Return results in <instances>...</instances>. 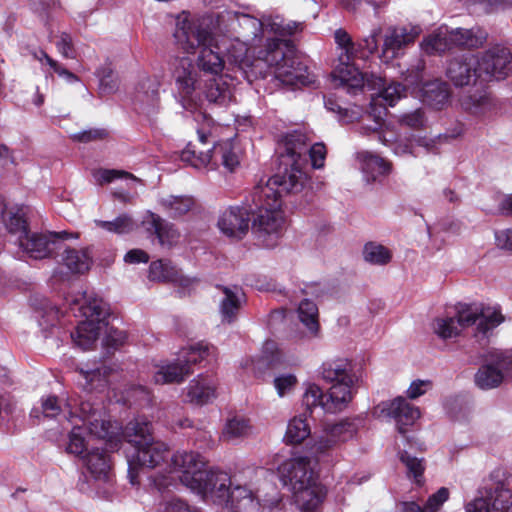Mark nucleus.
<instances>
[{
    "instance_id": "9b49d317",
    "label": "nucleus",
    "mask_w": 512,
    "mask_h": 512,
    "mask_svg": "<svg viewBox=\"0 0 512 512\" xmlns=\"http://www.w3.org/2000/svg\"><path fill=\"white\" fill-rule=\"evenodd\" d=\"M68 408L70 417H78L82 422L89 434L99 438H111L114 432L112 424L105 418V414L98 407H95L90 401H81L77 406L76 403L72 404V400L65 403Z\"/></svg>"
},
{
    "instance_id": "5fc2aeb1",
    "label": "nucleus",
    "mask_w": 512,
    "mask_h": 512,
    "mask_svg": "<svg viewBox=\"0 0 512 512\" xmlns=\"http://www.w3.org/2000/svg\"><path fill=\"white\" fill-rule=\"evenodd\" d=\"M363 256L365 261L374 265H385L391 259L390 251L382 245L367 243L364 246Z\"/></svg>"
},
{
    "instance_id": "a19ab883",
    "label": "nucleus",
    "mask_w": 512,
    "mask_h": 512,
    "mask_svg": "<svg viewBox=\"0 0 512 512\" xmlns=\"http://www.w3.org/2000/svg\"><path fill=\"white\" fill-rule=\"evenodd\" d=\"M421 48L425 53L430 55L442 54L449 51L454 48L451 30L443 27L439 28L423 39Z\"/></svg>"
},
{
    "instance_id": "c85d7f7f",
    "label": "nucleus",
    "mask_w": 512,
    "mask_h": 512,
    "mask_svg": "<svg viewBox=\"0 0 512 512\" xmlns=\"http://www.w3.org/2000/svg\"><path fill=\"white\" fill-rule=\"evenodd\" d=\"M217 288L221 291L222 297L219 300V313L223 323H233L238 314L246 303V296L240 286H223L218 285Z\"/></svg>"
},
{
    "instance_id": "a18cd8bd",
    "label": "nucleus",
    "mask_w": 512,
    "mask_h": 512,
    "mask_svg": "<svg viewBox=\"0 0 512 512\" xmlns=\"http://www.w3.org/2000/svg\"><path fill=\"white\" fill-rule=\"evenodd\" d=\"M485 489H492L491 506L494 512H508L512 507V492L504 482H495L485 485Z\"/></svg>"
},
{
    "instance_id": "2eb2a0df",
    "label": "nucleus",
    "mask_w": 512,
    "mask_h": 512,
    "mask_svg": "<svg viewBox=\"0 0 512 512\" xmlns=\"http://www.w3.org/2000/svg\"><path fill=\"white\" fill-rule=\"evenodd\" d=\"M199 487L191 488V491L199 495L204 501H212L216 504L228 503L231 493L230 476L218 470H205V475L199 480Z\"/></svg>"
},
{
    "instance_id": "c9c22d12",
    "label": "nucleus",
    "mask_w": 512,
    "mask_h": 512,
    "mask_svg": "<svg viewBox=\"0 0 512 512\" xmlns=\"http://www.w3.org/2000/svg\"><path fill=\"white\" fill-rule=\"evenodd\" d=\"M201 95H204L209 103L226 105L232 99V89L222 77H214L204 82Z\"/></svg>"
},
{
    "instance_id": "423d86ee",
    "label": "nucleus",
    "mask_w": 512,
    "mask_h": 512,
    "mask_svg": "<svg viewBox=\"0 0 512 512\" xmlns=\"http://www.w3.org/2000/svg\"><path fill=\"white\" fill-rule=\"evenodd\" d=\"M180 158L196 169H215L222 165L227 171L233 172L240 164L239 151L232 139L219 141L206 152L189 143L181 152Z\"/></svg>"
},
{
    "instance_id": "393cba45",
    "label": "nucleus",
    "mask_w": 512,
    "mask_h": 512,
    "mask_svg": "<svg viewBox=\"0 0 512 512\" xmlns=\"http://www.w3.org/2000/svg\"><path fill=\"white\" fill-rule=\"evenodd\" d=\"M296 134H299L303 137V142H304L302 145L303 149H301V153L299 156L301 158H303V160L305 161V165L302 166L301 170H303L307 176V185H308L309 184V176H308V172H307V169H308L307 154L309 155L312 168L313 169H321L324 167L327 151H326V147L323 143H315L311 147H308V138L301 131H293L291 133H288L284 137L283 151L280 152V155H279L280 172L278 174H283L285 172V167L283 165H281V158L284 154H287L289 152V149H287V148H289L287 145L289 138L292 135H296Z\"/></svg>"
},
{
    "instance_id": "e433bc0d",
    "label": "nucleus",
    "mask_w": 512,
    "mask_h": 512,
    "mask_svg": "<svg viewBox=\"0 0 512 512\" xmlns=\"http://www.w3.org/2000/svg\"><path fill=\"white\" fill-rule=\"evenodd\" d=\"M253 432L250 420L243 416L229 418L220 435V439L227 443H235L249 437Z\"/></svg>"
},
{
    "instance_id": "f8f14e48",
    "label": "nucleus",
    "mask_w": 512,
    "mask_h": 512,
    "mask_svg": "<svg viewBox=\"0 0 512 512\" xmlns=\"http://www.w3.org/2000/svg\"><path fill=\"white\" fill-rule=\"evenodd\" d=\"M272 494L264 496L262 503L260 496L255 495L251 490L243 486H236L231 490L228 503L231 512H270L281 502V495L276 489Z\"/></svg>"
},
{
    "instance_id": "473e14b6",
    "label": "nucleus",
    "mask_w": 512,
    "mask_h": 512,
    "mask_svg": "<svg viewBox=\"0 0 512 512\" xmlns=\"http://www.w3.org/2000/svg\"><path fill=\"white\" fill-rule=\"evenodd\" d=\"M215 397L216 383L212 377L198 376L187 387L186 399L190 403L204 405Z\"/></svg>"
},
{
    "instance_id": "ddd939ff",
    "label": "nucleus",
    "mask_w": 512,
    "mask_h": 512,
    "mask_svg": "<svg viewBox=\"0 0 512 512\" xmlns=\"http://www.w3.org/2000/svg\"><path fill=\"white\" fill-rule=\"evenodd\" d=\"M222 22H226L224 34L228 38L238 39L255 45L263 36L262 18L241 12H227L222 16Z\"/></svg>"
},
{
    "instance_id": "37998d69",
    "label": "nucleus",
    "mask_w": 512,
    "mask_h": 512,
    "mask_svg": "<svg viewBox=\"0 0 512 512\" xmlns=\"http://www.w3.org/2000/svg\"><path fill=\"white\" fill-rule=\"evenodd\" d=\"M24 216V210L20 207L5 206L1 213L2 221L5 227L9 233L17 235L18 242L24 234L29 232Z\"/></svg>"
},
{
    "instance_id": "c03bdc74",
    "label": "nucleus",
    "mask_w": 512,
    "mask_h": 512,
    "mask_svg": "<svg viewBox=\"0 0 512 512\" xmlns=\"http://www.w3.org/2000/svg\"><path fill=\"white\" fill-rule=\"evenodd\" d=\"M263 30L274 33L279 36H291L302 30V23L296 21H288L281 15H263Z\"/></svg>"
},
{
    "instance_id": "1a4fd4ad",
    "label": "nucleus",
    "mask_w": 512,
    "mask_h": 512,
    "mask_svg": "<svg viewBox=\"0 0 512 512\" xmlns=\"http://www.w3.org/2000/svg\"><path fill=\"white\" fill-rule=\"evenodd\" d=\"M207 462L197 452L193 451H177L174 453L167 470L178 473L180 482L188 489L199 487V480L205 475Z\"/></svg>"
},
{
    "instance_id": "f03ea898",
    "label": "nucleus",
    "mask_w": 512,
    "mask_h": 512,
    "mask_svg": "<svg viewBox=\"0 0 512 512\" xmlns=\"http://www.w3.org/2000/svg\"><path fill=\"white\" fill-rule=\"evenodd\" d=\"M218 37L229 64L235 66L249 83L265 76L264 65L273 69L275 77L284 85L309 83L307 67L299 61L290 41L268 38L257 58L251 59L248 50L253 44L228 38L227 34Z\"/></svg>"
},
{
    "instance_id": "052dcab7",
    "label": "nucleus",
    "mask_w": 512,
    "mask_h": 512,
    "mask_svg": "<svg viewBox=\"0 0 512 512\" xmlns=\"http://www.w3.org/2000/svg\"><path fill=\"white\" fill-rule=\"evenodd\" d=\"M86 450V441L83 436V428L76 426L72 429L69 435V443L67 446V452L81 455Z\"/></svg>"
},
{
    "instance_id": "0e129e2a",
    "label": "nucleus",
    "mask_w": 512,
    "mask_h": 512,
    "mask_svg": "<svg viewBox=\"0 0 512 512\" xmlns=\"http://www.w3.org/2000/svg\"><path fill=\"white\" fill-rule=\"evenodd\" d=\"M41 411L45 418H54L63 411V407L56 396H47L41 400Z\"/></svg>"
},
{
    "instance_id": "3c124183",
    "label": "nucleus",
    "mask_w": 512,
    "mask_h": 512,
    "mask_svg": "<svg viewBox=\"0 0 512 512\" xmlns=\"http://www.w3.org/2000/svg\"><path fill=\"white\" fill-rule=\"evenodd\" d=\"M318 315V307L313 301L304 299L300 302L298 306L299 320L312 335H316L319 331Z\"/></svg>"
},
{
    "instance_id": "f3484780",
    "label": "nucleus",
    "mask_w": 512,
    "mask_h": 512,
    "mask_svg": "<svg viewBox=\"0 0 512 512\" xmlns=\"http://www.w3.org/2000/svg\"><path fill=\"white\" fill-rule=\"evenodd\" d=\"M178 93L185 100L197 103L201 100L200 91L203 81L199 78V72L194 64L186 58L179 61L174 72Z\"/></svg>"
},
{
    "instance_id": "603ef678",
    "label": "nucleus",
    "mask_w": 512,
    "mask_h": 512,
    "mask_svg": "<svg viewBox=\"0 0 512 512\" xmlns=\"http://www.w3.org/2000/svg\"><path fill=\"white\" fill-rule=\"evenodd\" d=\"M177 277L176 269L170 265V262L157 260L150 264L149 279L152 281H175Z\"/></svg>"
},
{
    "instance_id": "bf43d9fd",
    "label": "nucleus",
    "mask_w": 512,
    "mask_h": 512,
    "mask_svg": "<svg viewBox=\"0 0 512 512\" xmlns=\"http://www.w3.org/2000/svg\"><path fill=\"white\" fill-rule=\"evenodd\" d=\"M209 347L207 345L198 344L181 351L180 358L190 369L191 364H196L209 355Z\"/></svg>"
},
{
    "instance_id": "0eeeda50",
    "label": "nucleus",
    "mask_w": 512,
    "mask_h": 512,
    "mask_svg": "<svg viewBox=\"0 0 512 512\" xmlns=\"http://www.w3.org/2000/svg\"><path fill=\"white\" fill-rule=\"evenodd\" d=\"M334 40L341 50L339 65L332 72V82L335 88H342L348 93L356 94L364 87V73L351 64L355 56V44L348 32L339 28L334 32Z\"/></svg>"
},
{
    "instance_id": "39448f33",
    "label": "nucleus",
    "mask_w": 512,
    "mask_h": 512,
    "mask_svg": "<svg viewBox=\"0 0 512 512\" xmlns=\"http://www.w3.org/2000/svg\"><path fill=\"white\" fill-rule=\"evenodd\" d=\"M123 437L135 448L128 459V475L132 484L137 483L138 467L156 468L168 464L170 449L162 441L152 437V424L146 420L130 421L123 430Z\"/></svg>"
},
{
    "instance_id": "bb28decb",
    "label": "nucleus",
    "mask_w": 512,
    "mask_h": 512,
    "mask_svg": "<svg viewBox=\"0 0 512 512\" xmlns=\"http://www.w3.org/2000/svg\"><path fill=\"white\" fill-rule=\"evenodd\" d=\"M291 492L295 505L302 512L317 511L326 496V489L316 477L307 484L296 486Z\"/></svg>"
},
{
    "instance_id": "8fccbe9b",
    "label": "nucleus",
    "mask_w": 512,
    "mask_h": 512,
    "mask_svg": "<svg viewBox=\"0 0 512 512\" xmlns=\"http://www.w3.org/2000/svg\"><path fill=\"white\" fill-rule=\"evenodd\" d=\"M109 371L106 366L95 369H79L80 374L85 380V387L91 391H103L108 386Z\"/></svg>"
},
{
    "instance_id": "4be33fe9",
    "label": "nucleus",
    "mask_w": 512,
    "mask_h": 512,
    "mask_svg": "<svg viewBox=\"0 0 512 512\" xmlns=\"http://www.w3.org/2000/svg\"><path fill=\"white\" fill-rule=\"evenodd\" d=\"M378 410L395 420L397 430L401 434H404L406 427L413 425L420 417L419 408L410 404L403 397H398L390 402H383L376 408L375 413Z\"/></svg>"
},
{
    "instance_id": "774afa93",
    "label": "nucleus",
    "mask_w": 512,
    "mask_h": 512,
    "mask_svg": "<svg viewBox=\"0 0 512 512\" xmlns=\"http://www.w3.org/2000/svg\"><path fill=\"white\" fill-rule=\"evenodd\" d=\"M297 383V379L293 374L280 375L274 379V386L279 396L289 393Z\"/></svg>"
},
{
    "instance_id": "412c9836",
    "label": "nucleus",
    "mask_w": 512,
    "mask_h": 512,
    "mask_svg": "<svg viewBox=\"0 0 512 512\" xmlns=\"http://www.w3.org/2000/svg\"><path fill=\"white\" fill-rule=\"evenodd\" d=\"M250 211L246 207H230L219 217L217 226L222 234L233 239H242L249 230Z\"/></svg>"
},
{
    "instance_id": "de8ad7c7",
    "label": "nucleus",
    "mask_w": 512,
    "mask_h": 512,
    "mask_svg": "<svg viewBox=\"0 0 512 512\" xmlns=\"http://www.w3.org/2000/svg\"><path fill=\"white\" fill-rule=\"evenodd\" d=\"M62 261L72 273H84L91 265V258L85 250L65 249Z\"/></svg>"
},
{
    "instance_id": "e2e57ef3",
    "label": "nucleus",
    "mask_w": 512,
    "mask_h": 512,
    "mask_svg": "<svg viewBox=\"0 0 512 512\" xmlns=\"http://www.w3.org/2000/svg\"><path fill=\"white\" fill-rule=\"evenodd\" d=\"M472 4L478 5L485 13H493L512 7V0H470Z\"/></svg>"
},
{
    "instance_id": "aec40b11",
    "label": "nucleus",
    "mask_w": 512,
    "mask_h": 512,
    "mask_svg": "<svg viewBox=\"0 0 512 512\" xmlns=\"http://www.w3.org/2000/svg\"><path fill=\"white\" fill-rule=\"evenodd\" d=\"M419 34L420 28L416 26L389 28L382 47V61L388 63L398 57L401 50L413 43Z\"/></svg>"
},
{
    "instance_id": "58836bf2",
    "label": "nucleus",
    "mask_w": 512,
    "mask_h": 512,
    "mask_svg": "<svg viewBox=\"0 0 512 512\" xmlns=\"http://www.w3.org/2000/svg\"><path fill=\"white\" fill-rule=\"evenodd\" d=\"M83 460L92 477L96 480H109L110 459L103 450L93 449L83 457Z\"/></svg>"
},
{
    "instance_id": "f257e3e1",
    "label": "nucleus",
    "mask_w": 512,
    "mask_h": 512,
    "mask_svg": "<svg viewBox=\"0 0 512 512\" xmlns=\"http://www.w3.org/2000/svg\"><path fill=\"white\" fill-rule=\"evenodd\" d=\"M303 137L292 135L288 141L289 152L281 158L285 167L283 174H276L265 185H257L252 193L253 206L249 211L256 214L252 222V231L259 241L267 247L276 245L284 225L281 211L283 193H299L307 186V176L302 169L305 161L299 155L303 149Z\"/></svg>"
},
{
    "instance_id": "f704fd0d",
    "label": "nucleus",
    "mask_w": 512,
    "mask_h": 512,
    "mask_svg": "<svg viewBox=\"0 0 512 512\" xmlns=\"http://www.w3.org/2000/svg\"><path fill=\"white\" fill-rule=\"evenodd\" d=\"M357 159L368 181H375L378 177L391 172L392 164L389 161L369 151L358 152Z\"/></svg>"
},
{
    "instance_id": "13d9d810",
    "label": "nucleus",
    "mask_w": 512,
    "mask_h": 512,
    "mask_svg": "<svg viewBox=\"0 0 512 512\" xmlns=\"http://www.w3.org/2000/svg\"><path fill=\"white\" fill-rule=\"evenodd\" d=\"M103 329H105L103 345L107 350H116L126 342L127 334L124 330L108 326L107 324L103 327Z\"/></svg>"
},
{
    "instance_id": "5701e85b",
    "label": "nucleus",
    "mask_w": 512,
    "mask_h": 512,
    "mask_svg": "<svg viewBox=\"0 0 512 512\" xmlns=\"http://www.w3.org/2000/svg\"><path fill=\"white\" fill-rule=\"evenodd\" d=\"M321 373L323 379L334 383L332 386H340L341 390L348 394L349 403L352 399L351 388L357 380L352 373L351 363L346 359L328 361L322 365Z\"/></svg>"
},
{
    "instance_id": "4c0bfd02",
    "label": "nucleus",
    "mask_w": 512,
    "mask_h": 512,
    "mask_svg": "<svg viewBox=\"0 0 512 512\" xmlns=\"http://www.w3.org/2000/svg\"><path fill=\"white\" fill-rule=\"evenodd\" d=\"M454 47L479 48L487 41V32L475 26L470 29L455 28L451 30Z\"/></svg>"
},
{
    "instance_id": "4468645a",
    "label": "nucleus",
    "mask_w": 512,
    "mask_h": 512,
    "mask_svg": "<svg viewBox=\"0 0 512 512\" xmlns=\"http://www.w3.org/2000/svg\"><path fill=\"white\" fill-rule=\"evenodd\" d=\"M479 55L462 53L452 57L446 67V77L455 87H464L482 81Z\"/></svg>"
},
{
    "instance_id": "7c9ffc66",
    "label": "nucleus",
    "mask_w": 512,
    "mask_h": 512,
    "mask_svg": "<svg viewBox=\"0 0 512 512\" xmlns=\"http://www.w3.org/2000/svg\"><path fill=\"white\" fill-rule=\"evenodd\" d=\"M365 85L372 89H379L377 101L380 104L383 103L389 106H394L406 92V88L401 83L392 82L386 86L385 79L374 74H364V86Z\"/></svg>"
},
{
    "instance_id": "ea45409f",
    "label": "nucleus",
    "mask_w": 512,
    "mask_h": 512,
    "mask_svg": "<svg viewBox=\"0 0 512 512\" xmlns=\"http://www.w3.org/2000/svg\"><path fill=\"white\" fill-rule=\"evenodd\" d=\"M158 203L162 210L172 218H178L191 211L196 202L188 195H167L159 198Z\"/></svg>"
},
{
    "instance_id": "69168bd1",
    "label": "nucleus",
    "mask_w": 512,
    "mask_h": 512,
    "mask_svg": "<svg viewBox=\"0 0 512 512\" xmlns=\"http://www.w3.org/2000/svg\"><path fill=\"white\" fill-rule=\"evenodd\" d=\"M108 136V132L102 128H93L84 130L72 135L74 141L88 143L91 141L102 140Z\"/></svg>"
},
{
    "instance_id": "dca6fc26",
    "label": "nucleus",
    "mask_w": 512,
    "mask_h": 512,
    "mask_svg": "<svg viewBox=\"0 0 512 512\" xmlns=\"http://www.w3.org/2000/svg\"><path fill=\"white\" fill-rule=\"evenodd\" d=\"M303 404L309 410L319 406L325 412L336 413L348 404V394L343 392L340 386H332L328 393H323L316 384H309L303 395Z\"/></svg>"
},
{
    "instance_id": "4d7b16f0",
    "label": "nucleus",
    "mask_w": 512,
    "mask_h": 512,
    "mask_svg": "<svg viewBox=\"0 0 512 512\" xmlns=\"http://www.w3.org/2000/svg\"><path fill=\"white\" fill-rule=\"evenodd\" d=\"M400 460L406 466L408 475H412L417 484H421L425 466L422 458L411 456L408 452L400 453Z\"/></svg>"
},
{
    "instance_id": "a878e982",
    "label": "nucleus",
    "mask_w": 512,
    "mask_h": 512,
    "mask_svg": "<svg viewBox=\"0 0 512 512\" xmlns=\"http://www.w3.org/2000/svg\"><path fill=\"white\" fill-rule=\"evenodd\" d=\"M358 426L354 421L344 420L337 424L327 425L323 435L316 442L317 453H325L339 443L346 442L357 433Z\"/></svg>"
},
{
    "instance_id": "2f4dec72",
    "label": "nucleus",
    "mask_w": 512,
    "mask_h": 512,
    "mask_svg": "<svg viewBox=\"0 0 512 512\" xmlns=\"http://www.w3.org/2000/svg\"><path fill=\"white\" fill-rule=\"evenodd\" d=\"M450 96L448 84L439 79L425 82L420 88L422 102L435 109H442L447 105Z\"/></svg>"
},
{
    "instance_id": "6ab92c4d",
    "label": "nucleus",
    "mask_w": 512,
    "mask_h": 512,
    "mask_svg": "<svg viewBox=\"0 0 512 512\" xmlns=\"http://www.w3.org/2000/svg\"><path fill=\"white\" fill-rule=\"evenodd\" d=\"M278 473L283 485L288 486L291 491L296 486H302L315 478L310 468V459L300 456L284 461L278 468Z\"/></svg>"
},
{
    "instance_id": "79ce46f5",
    "label": "nucleus",
    "mask_w": 512,
    "mask_h": 512,
    "mask_svg": "<svg viewBox=\"0 0 512 512\" xmlns=\"http://www.w3.org/2000/svg\"><path fill=\"white\" fill-rule=\"evenodd\" d=\"M191 373V370L183 363L179 357L175 362L168 363L159 368L154 374V380L158 384L167 383H180L186 376Z\"/></svg>"
},
{
    "instance_id": "680f3d73",
    "label": "nucleus",
    "mask_w": 512,
    "mask_h": 512,
    "mask_svg": "<svg viewBox=\"0 0 512 512\" xmlns=\"http://www.w3.org/2000/svg\"><path fill=\"white\" fill-rule=\"evenodd\" d=\"M263 358L269 366L282 363L283 353L274 341H266L263 346Z\"/></svg>"
},
{
    "instance_id": "6e6552de",
    "label": "nucleus",
    "mask_w": 512,
    "mask_h": 512,
    "mask_svg": "<svg viewBox=\"0 0 512 512\" xmlns=\"http://www.w3.org/2000/svg\"><path fill=\"white\" fill-rule=\"evenodd\" d=\"M79 311L84 320L71 333V338L78 347L88 350L99 337L103 327L106 326L109 307L102 299L91 298L79 307Z\"/></svg>"
},
{
    "instance_id": "09e8293b",
    "label": "nucleus",
    "mask_w": 512,
    "mask_h": 512,
    "mask_svg": "<svg viewBox=\"0 0 512 512\" xmlns=\"http://www.w3.org/2000/svg\"><path fill=\"white\" fill-rule=\"evenodd\" d=\"M310 426L304 416L292 418L287 425L284 440L287 444H299L310 435Z\"/></svg>"
},
{
    "instance_id": "9d476101",
    "label": "nucleus",
    "mask_w": 512,
    "mask_h": 512,
    "mask_svg": "<svg viewBox=\"0 0 512 512\" xmlns=\"http://www.w3.org/2000/svg\"><path fill=\"white\" fill-rule=\"evenodd\" d=\"M78 238V234L67 231L37 233L28 232L19 239V246L32 259L41 260L51 257L61 247L60 240Z\"/></svg>"
},
{
    "instance_id": "cd10ccee",
    "label": "nucleus",
    "mask_w": 512,
    "mask_h": 512,
    "mask_svg": "<svg viewBox=\"0 0 512 512\" xmlns=\"http://www.w3.org/2000/svg\"><path fill=\"white\" fill-rule=\"evenodd\" d=\"M142 225L147 234L154 236L162 247L171 248L180 238V233L174 225L156 213L148 211L142 221Z\"/></svg>"
},
{
    "instance_id": "7ed1b4c3",
    "label": "nucleus",
    "mask_w": 512,
    "mask_h": 512,
    "mask_svg": "<svg viewBox=\"0 0 512 512\" xmlns=\"http://www.w3.org/2000/svg\"><path fill=\"white\" fill-rule=\"evenodd\" d=\"M174 37L185 52L198 51V69L211 75H218L223 71L224 52L219 37L212 33L209 18L190 17L183 13L178 17Z\"/></svg>"
},
{
    "instance_id": "864d4df0",
    "label": "nucleus",
    "mask_w": 512,
    "mask_h": 512,
    "mask_svg": "<svg viewBox=\"0 0 512 512\" xmlns=\"http://www.w3.org/2000/svg\"><path fill=\"white\" fill-rule=\"evenodd\" d=\"M492 489H478L477 496L465 505V512H494L491 506Z\"/></svg>"
},
{
    "instance_id": "72a5a7b5",
    "label": "nucleus",
    "mask_w": 512,
    "mask_h": 512,
    "mask_svg": "<svg viewBox=\"0 0 512 512\" xmlns=\"http://www.w3.org/2000/svg\"><path fill=\"white\" fill-rule=\"evenodd\" d=\"M459 102L463 111L479 118L488 115L495 107L490 94L484 90L465 94L461 96Z\"/></svg>"
},
{
    "instance_id": "20e7f679",
    "label": "nucleus",
    "mask_w": 512,
    "mask_h": 512,
    "mask_svg": "<svg viewBox=\"0 0 512 512\" xmlns=\"http://www.w3.org/2000/svg\"><path fill=\"white\" fill-rule=\"evenodd\" d=\"M505 320L499 307L482 305H460L454 317H439L433 322V331L441 339L447 340L460 335L467 327L475 325L474 336L487 339Z\"/></svg>"
},
{
    "instance_id": "338daca9",
    "label": "nucleus",
    "mask_w": 512,
    "mask_h": 512,
    "mask_svg": "<svg viewBox=\"0 0 512 512\" xmlns=\"http://www.w3.org/2000/svg\"><path fill=\"white\" fill-rule=\"evenodd\" d=\"M449 498V491L445 487H441L436 493L432 494L425 506L423 507L428 512H437L439 508L446 502Z\"/></svg>"
},
{
    "instance_id": "b1692460",
    "label": "nucleus",
    "mask_w": 512,
    "mask_h": 512,
    "mask_svg": "<svg viewBox=\"0 0 512 512\" xmlns=\"http://www.w3.org/2000/svg\"><path fill=\"white\" fill-rule=\"evenodd\" d=\"M512 375V352L502 355L496 365H484L475 374V384L483 390L499 386L505 377Z\"/></svg>"
},
{
    "instance_id": "6e6d98bb",
    "label": "nucleus",
    "mask_w": 512,
    "mask_h": 512,
    "mask_svg": "<svg viewBox=\"0 0 512 512\" xmlns=\"http://www.w3.org/2000/svg\"><path fill=\"white\" fill-rule=\"evenodd\" d=\"M97 76L99 78V91L101 94L108 95L117 90V79L114 77L113 70L109 65L99 68Z\"/></svg>"
},
{
    "instance_id": "49530a36",
    "label": "nucleus",
    "mask_w": 512,
    "mask_h": 512,
    "mask_svg": "<svg viewBox=\"0 0 512 512\" xmlns=\"http://www.w3.org/2000/svg\"><path fill=\"white\" fill-rule=\"evenodd\" d=\"M95 225L107 232L114 234H128L134 231L137 224L128 213H123L111 221L95 220Z\"/></svg>"
},
{
    "instance_id": "c756f323",
    "label": "nucleus",
    "mask_w": 512,
    "mask_h": 512,
    "mask_svg": "<svg viewBox=\"0 0 512 512\" xmlns=\"http://www.w3.org/2000/svg\"><path fill=\"white\" fill-rule=\"evenodd\" d=\"M133 101L142 113L154 114L159 105L158 81L149 77L142 79L136 86Z\"/></svg>"
},
{
    "instance_id": "a211bd4d",
    "label": "nucleus",
    "mask_w": 512,
    "mask_h": 512,
    "mask_svg": "<svg viewBox=\"0 0 512 512\" xmlns=\"http://www.w3.org/2000/svg\"><path fill=\"white\" fill-rule=\"evenodd\" d=\"M478 55L482 81H489L492 78L499 80L506 77L512 59L508 48L496 46Z\"/></svg>"
}]
</instances>
